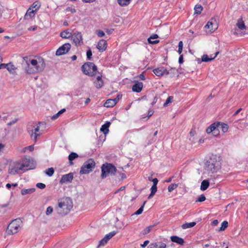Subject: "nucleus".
I'll list each match as a JSON object with an SVG mask.
<instances>
[{
	"label": "nucleus",
	"instance_id": "obj_18",
	"mask_svg": "<svg viewBox=\"0 0 248 248\" xmlns=\"http://www.w3.org/2000/svg\"><path fill=\"white\" fill-rule=\"evenodd\" d=\"M107 47V43L106 41H105L104 39H102L100 40L97 46L96 47L100 51H105Z\"/></svg>",
	"mask_w": 248,
	"mask_h": 248
},
{
	"label": "nucleus",
	"instance_id": "obj_45",
	"mask_svg": "<svg viewBox=\"0 0 248 248\" xmlns=\"http://www.w3.org/2000/svg\"><path fill=\"white\" fill-rule=\"evenodd\" d=\"M146 201H145L143 203V204L141 206V207L135 213V215H139L141 214L143 211V208L144 206V205L146 203Z\"/></svg>",
	"mask_w": 248,
	"mask_h": 248
},
{
	"label": "nucleus",
	"instance_id": "obj_33",
	"mask_svg": "<svg viewBox=\"0 0 248 248\" xmlns=\"http://www.w3.org/2000/svg\"><path fill=\"white\" fill-rule=\"evenodd\" d=\"M238 28L242 30L246 29V26L244 24V22L243 21L242 18L239 19L237 21V23L236 24Z\"/></svg>",
	"mask_w": 248,
	"mask_h": 248
},
{
	"label": "nucleus",
	"instance_id": "obj_12",
	"mask_svg": "<svg viewBox=\"0 0 248 248\" xmlns=\"http://www.w3.org/2000/svg\"><path fill=\"white\" fill-rule=\"evenodd\" d=\"M154 73L157 77L167 76L169 74V71L163 66H160L153 70Z\"/></svg>",
	"mask_w": 248,
	"mask_h": 248
},
{
	"label": "nucleus",
	"instance_id": "obj_63",
	"mask_svg": "<svg viewBox=\"0 0 248 248\" xmlns=\"http://www.w3.org/2000/svg\"><path fill=\"white\" fill-rule=\"evenodd\" d=\"M173 178V176L170 177L168 179H166L165 180V182L166 183H170L172 181V178Z\"/></svg>",
	"mask_w": 248,
	"mask_h": 248
},
{
	"label": "nucleus",
	"instance_id": "obj_31",
	"mask_svg": "<svg viewBox=\"0 0 248 248\" xmlns=\"http://www.w3.org/2000/svg\"><path fill=\"white\" fill-rule=\"evenodd\" d=\"M3 67L5 68L7 70L9 71L10 73H12L13 71L15 70V67L14 65L11 63L5 64L3 65Z\"/></svg>",
	"mask_w": 248,
	"mask_h": 248
},
{
	"label": "nucleus",
	"instance_id": "obj_56",
	"mask_svg": "<svg viewBox=\"0 0 248 248\" xmlns=\"http://www.w3.org/2000/svg\"><path fill=\"white\" fill-rule=\"evenodd\" d=\"M154 111L152 109H149L148 111V118L150 117L153 114Z\"/></svg>",
	"mask_w": 248,
	"mask_h": 248
},
{
	"label": "nucleus",
	"instance_id": "obj_46",
	"mask_svg": "<svg viewBox=\"0 0 248 248\" xmlns=\"http://www.w3.org/2000/svg\"><path fill=\"white\" fill-rule=\"evenodd\" d=\"M108 242V241H107V240L104 237L102 239H101L99 241V243L98 247H99L104 246L107 244V243Z\"/></svg>",
	"mask_w": 248,
	"mask_h": 248
},
{
	"label": "nucleus",
	"instance_id": "obj_52",
	"mask_svg": "<svg viewBox=\"0 0 248 248\" xmlns=\"http://www.w3.org/2000/svg\"><path fill=\"white\" fill-rule=\"evenodd\" d=\"M66 11L71 12L72 13H74L76 12V10L75 8L68 7L66 9Z\"/></svg>",
	"mask_w": 248,
	"mask_h": 248
},
{
	"label": "nucleus",
	"instance_id": "obj_16",
	"mask_svg": "<svg viewBox=\"0 0 248 248\" xmlns=\"http://www.w3.org/2000/svg\"><path fill=\"white\" fill-rule=\"evenodd\" d=\"M73 179V173H69L63 175L60 181L61 184L67 183L71 182Z\"/></svg>",
	"mask_w": 248,
	"mask_h": 248
},
{
	"label": "nucleus",
	"instance_id": "obj_51",
	"mask_svg": "<svg viewBox=\"0 0 248 248\" xmlns=\"http://www.w3.org/2000/svg\"><path fill=\"white\" fill-rule=\"evenodd\" d=\"M97 35H98V37H102L105 35V33L103 31L101 30H98L97 31Z\"/></svg>",
	"mask_w": 248,
	"mask_h": 248
},
{
	"label": "nucleus",
	"instance_id": "obj_39",
	"mask_svg": "<svg viewBox=\"0 0 248 248\" xmlns=\"http://www.w3.org/2000/svg\"><path fill=\"white\" fill-rule=\"evenodd\" d=\"M116 234V232L112 231V232H110L108 234H107L104 236V238L107 240V241H108L109 239H110Z\"/></svg>",
	"mask_w": 248,
	"mask_h": 248
},
{
	"label": "nucleus",
	"instance_id": "obj_5",
	"mask_svg": "<svg viewBox=\"0 0 248 248\" xmlns=\"http://www.w3.org/2000/svg\"><path fill=\"white\" fill-rule=\"evenodd\" d=\"M23 226V222L20 218H16L12 220L9 224L6 230L8 234H14L17 233Z\"/></svg>",
	"mask_w": 248,
	"mask_h": 248
},
{
	"label": "nucleus",
	"instance_id": "obj_25",
	"mask_svg": "<svg viewBox=\"0 0 248 248\" xmlns=\"http://www.w3.org/2000/svg\"><path fill=\"white\" fill-rule=\"evenodd\" d=\"M71 32H70L68 30L62 31L60 34V36L62 38L67 39L71 38L72 36Z\"/></svg>",
	"mask_w": 248,
	"mask_h": 248
},
{
	"label": "nucleus",
	"instance_id": "obj_10",
	"mask_svg": "<svg viewBox=\"0 0 248 248\" xmlns=\"http://www.w3.org/2000/svg\"><path fill=\"white\" fill-rule=\"evenodd\" d=\"M71 40L77 46H80L83 43L81 33L78 31L73 33Z\"/></svg>",
	"mask_w": 248,
	"mask_h": 248
},
{
	"label": "nucleus",
	"instance_id": "obj_38",
	"mask_svg": "<svg viewBox=\"0 0 248 248\" xmlns=\"http://www.w3.org/2000/svg\"><path fill=\"white\" fill-rule=\"evenodd\" d=\"M65 111H66V109L65 108H62V109H61V110L58 111L56 114L53 115L51 117V119L54 120L57 119L61 114H62V113L64 112Z\"/></svg>",
	"mask_w": 248,
	"mask_h": 248
},
{
	"label": "nucleus",
	"instance_id": "obj_55",
	"mask_svg": "<svg viewBox=\"0 0 248 248\" xmlns=\"http://www.w3.org/2000/svg\"><path fill=\"white\" fill-rule=\"evenodd\" d=\"M179 63L180 64H182L184 62V59H183V55H180L179 58Z\"/></svg>",
	"mask_w": 248,
	"mask_h": 248
},
{
	"label": "nucleus",
	"instance_id": "obj_47",
	"mask_svg": "<svg viewBox=\"0 0 248 248\" xmlns=\"http://www.w3.org/2000/svg\"><path fill=\"white\" fill-rule=\"evenodd\" d=\"M206 199L205 196L204 194L201 195L196 200V202H202Z\"/></svg>",
	"mask_w": 248,
	"mask_h": 248
},
{
	"label": "nucleus",
	"instance_id": "obj_41",
	"mask_svg": "<svg viewBox=\"0 0 248 248\" xmlns=\"http://www.w3.org/2000/svg\"><path fill=\"white\" fill-rule=\"evenodd\" d=\"M228 226V223L227 221H224L222 222L221 227H220L219 231H222L225 230Z\"/></svg>",
	"mask_w": 248,
	"mask_h": 248
},
{
	"label": "nucleus",
	"instance_id": "obj_42",
	"mask_svg": "<svg viewBox=\"0 0 248 248\" xmlns=\"http://www.w3.org/2000/svg\"><path fill=\"white\" fill-rule=\"evenodd\" d=\"M54 172V170L53 168H50L47 169H46L45 171V173L46 175H47L48 176H51L53 175Z\"/></svg>",
	"mask_w": 248,
	"mask_h": 248
},
{
	"label": "nucleus",
	"instance_id": "obj_53",
	"mask_svg": "<svg viewBox=\"0 0 248 248\" xmlns=\"http://www.w3.org/2000/svg\"><path fill=\"white\" fill-rule=\"evenodd\" d=\"M149 243V240H146L144 242V243L142 244H141V247L142 248L146 247L147 245Z\"/></svg>",
	"mask_w": 248,
	"mask_h": 248
},
{
	"label": "nucleus",
	"instance_id": "obj_26",
	"mask_svg": "<svg viewBox=\"0 0 248 248\" xmlns=\"http://www.w3.org/2000/svg\"><path fill=\"white\" fill-rule=\"evenodd\" d=\"M158 37V36L156 34H154L150 36V37L148 39V41L149 44H156L159 42V41L158 40L152 41V39H157Z\"/></svg>",
	"mask_w": 248,
	"mask_h": 248
},
{
	"label": "nucleus",
	"instance_id": "obj_29",
	"mask_svg": "<svg viewBox=\"0 0 248 248\" xmlns=\"http://www.w3.org/2000/svg\"><path fill=\"white\" fill-rule=\"evenodd\" d=\"M35 188H31L28 189L24 188L21 190V193L22 195H25L26 194H31L35 192Z\"/></svg>",
	"mask_w": 248,
	"mask_h": 248
},
{
	"label": "nucleus",
	"instance_id": "obj_20",
	"mask_svg": "<svg viewBox=\"0 0 248 248\" xmlns=\"http://www.w3.org/2000/svg\"><path fill=\"white\" fill-rule=\"evenodd\" d=\"M143 88V83L141 82H138L135 83L132 86V91L134 92L140 93Z\"/></svg>",
	"mask_w": 248,
	"mask_h": 248
},
{
	"label": "nucleus",
	"instance_id": "obj_21",
	"mask_svg": "<svg viewBox=\"0 0 248 248\" xmlns=\"http://www.w3.org/2000/svg\"><path fill=\"white\" fill-rule=\"evenodd\" d=\"M35 11L33 10V9H31V8H29L26 12L24 16V19L26 20H29L30 18H31L34 17Z\"/></svg>",
	"mask_w": 248,
	"mask_h": 248
},
{
	"label": "nucleus",
	"instance_id": "obj_40",
	"mask_svg": "<svg viewBox=\"0 0 248 248\" xmlns=\"http://www.w3.org/2000/svg\"><path fill=\"white\" fill-rule=\"evenodd\" d=\"M194 10L195 13L200 14L202 10V7L200 4H197L195 6Z\"/></svg>",
	"mask_w": 248,
	"mask_h": 248
},
{
	"label": "nucleus",
	"instance_id": "obj_28",
	"mask_svg": "<svg viewBox=\"0 0 248 248\" xmlns=\"http://www.w3.org/2000/svg\"><path fill=\"white\" fill-rule=\"evenodd\" d=\"M229 128V126L227 124L219 122L218 125V131L221 129L223 133L226 132Z\"/></svg>",
	"mask_w": 248,
	"mask_h": 248
},
{
	"label": "nucleus",
	"instance_id": "obj_34",
	"mask_svg": "<svg viewBox=\"0 0 248 248\" xmlns=\"http://www.w3.org/2000/svg\"><path fill=\"white\" fill-rule=\"evenodd\" d=\"M154 226H155V225H150V226L147 227L146 228H145L141 231V233L142 235H146V234H148V233H149L151 232V231L154 227Z\"/></svg>",
	"mask_w": 248,
	"mask_h": 248
},
{
	"label": "nucleus",
	"instance_id": "obj_6",
	"mask_svg": "<svg viewBox=\"0 0 248 248\" xmlns=\"http://www.w3.org/2000/svg\"><path fill=\"white\" fill-rule=\"evenodd\" d=\"M83 73L89 76L93 77L97 72V68L96 65L91 62L85 63L81 67Z\"/></svg>",
	"mask_w": 248,
	"mask_h": 248
},
{
	"label": "nucleus",
	"instance_id": "obj_48",
	"mask_svg": "<svg viewBox=\"0 0 248 248\" xmlns=\"http://www.w3.org/2000/svg\"><path fill=\"white\" fill-rule=\"evenodd\" d=\"M53 211V208L51 206H49L46 208V214L48 216L52 214Z\"/></svg>",
	"mask_w": 248,
	"mask_h": 248
},
{
	"label": "nucleus",
	"instance_id": "obj_57",
	"mask_svg": "<svg viewBox=\"0 0 248 248\" xmlns=\"http://www.w3.org/2000/svg\"><path fill=\"white\" fill-rule=\"evenodd\" d=\"M27 149H28L30 151H32L34 149L33 145L29 146L27 147Z\"/></svg>",
	"mask_w": 248,
	"mask_h": 248
},
{
	"label": "nucleus",
	"instance_id": "obj_23",
	"mask_svg": "<svg viewBox=\"0 0 248 248\" xmlns=\"http://www.w3.org/2000/svg\"><path fill=\"white\" fill-rule=\"evenodd\" d=\"M170 239L172 242L176 243L180 245H183L185 242L182 238L176 235L171 236L170 237Z\"/></svg>",
	"mask_w": 248,
	"mask_h": 248
},
{
	"label": "nucleus",
	"instance_id": "obj_64",
	"mask_svg": "<svg viewBox=\"0 0 248 248\" xmlns=\"http://www.w3.org/2000/svg\"><path fill=\"white\" fill-rule=\"evenodd\" d=\"M2 62V59L0 56V69H1L3 68V65H4V63H1V62Z\"/></svg>",
	"mask_w": 248,
	"mask_h": 248
},
{
	"label": "nucleus",
	"instance_id": "obj_58",
	"mask_svg": "<svg viewBox=\"0 0 248 248\" xmlns=\"http://www.w3.org/2000/svg\"><path fill=\"white\" fill-rule=\"evenodd\" d=\"M183 47V43L182 41H180L178 44V48H182Z\"/></svg>",
	"mask_w": 248,
	"mask_h": 248
},
{
	"label": "nucleus",
	"instance_id": "obj_13",
	"mask_svg": "<svg viewBox=\"0 0 248 248\" xmlns=\"http://www.w3.org/2000/svg\"><path fill=\"white\" fill-rule=\"evenodd\" d=\"M219 125V122L214 123L208 126L206 130L208 134L213 132L215 136L218 135V125Z\"/></svg>",
	"mask_w": 248,
	"mask_h": 248
},
{
	"label": "nucleus",
	"instance_id": "obj_11",
	"mask_svg": "<svg viewBox=\"0 0 248 248\" xmlns=\"http://www.w3.org/2000/svg\"><path fill=\"white\" fill-rule=\"evenodd\" d=\"M71 48V45L69 43H65L60 46L56 51V55L61 56L66 54Z\"/></svg>",
	"mask_w": 248,
	"mask_h": 248
},
{
	"label": "nucleus",
	"instance_id": "obj_1",
	"mask_svg": "<svg viewBox=\"0 0 248 248\" xmlns=\"http://www.w3.org/2000/svg\"><path fill=\"white\" fill-rule=\"evenodd\" d=\"M28 59L27 56L23 58L27 65L25 69L26 73L34 74L41 72L44 69L46 64L43 58H39L38 60Z\"/></svg>",
	"mask_w": 248,
	"mask_h": 248
},
{
	"label": "nucleus",
	"instance_id": "obj_4",
	"mask_svg": "<svg viewBox=\"0 0 248 248\" xmlns=\"http://www.w3.org/2000/svg\"><path fill=\"white\" fill-rule=\"evenodd\" d=\"M73 207V202L71 199L66 198L59 201L56 208L58 214L61 215H67Z\"/></svg>",
	"mask_w": 248,
	"mask_h": 248
},
{
	"label": "nucleus",
	"instance_id": "obj_24",
	"mask_svg": "<svg viewBox=\"0 0 248 248\" xmlns=\"http://www.w3.org/2000/svg\"><path fill=\"white\" fill-rule=\"evenodd\" d=\"M110 125V123L107 122L101 126L100 128L101 131H102L104 134L108 133L109 131L108 128Z\"/></svg>",
	"mask_w": 248,
	"mask_h": 248
},
{
	"label": "nucleus",
	"instance_id": "obj_17",
	"mask_svg": "<svg viewBox=\"0 0 248 248\" xmlns=\"http://www.w3.org/2000/svg\"><path fill=\"white\" fill-rule=\"evenodd\" d=\"M219 54V52H216L215 54V55L214 56L212 55H210V57L208 56V55L206 54L203 55L201 57V61H202L203 62H209L212 61V60H214L215 58L217 57V55Z\"/></svg>",
	"mask_w": 248,
	"mask_h": 248
},
{
	"label": "nucleus",
	"instance_id": "obj_62",
	"mask_svg": "<svg viewBox=\"0 0 248 248\" xmlns=\"http://www.w3.org/2000/svg\"><path fill=\"white\" fill-rule=\"evenodd\" d=\"M242 110V108H239L238 110H237L233 114V116H236V115H237L240 112V111Z\"/></svg>",
	"mask_w": 248,
	"mask_h": 248
},
{
	"label": "nucleus",
	"instance_id": "obj_43",
	"mask_svg": "<svg viewBox=\"0 0 248 248\" xmlns=\"http://www.w3.org/2000/svg\"><path fill=\"white\" fill-rule=\"evenodd\" d=\"M178 186V184H171L168 186V189L169 192H171L174 189L176 188Z\"/></svg>",
	"mask_w": 248,
	"mask_h": 248
},
{
	"label": "nucleus",
	"instance_id": "obj_36",
	"mask_svg": "<svg viewBox=\"0 0 248 248\" xmlns=\"http://www.w3.org/2000/svg\"><path fill=\"white\" fill-rule=\"evenodd\" d=\"M195 222H192L189 223H186L182 225V228L183 229H186L194 227L196 225Z\"/></svg>",
	"mask_w": 248,
	"mask_h": 248
},
{
	"label": "nucleus",
	"instance_id": "obj_8",
	"mask_svg": "<svg viewBox=\"0 0 248 248\" xmlns=\"http://www.w3.org/2000/svg\"><path fill=\"white\" fill-rule=\"evenodd\" d=\"M95 163L93 159L90 158L85 161L80 170V174H87L91 172L94 168Z\"/></svg>",
	"mask_w": 248,
	"mask_h": 248
},
{
	"label": "nucleus",
	"instance_id": "obj_7",
	"mask_svg": "<svg viewBox=\"0 0 248 248\" xmlns=\"http://www.w3.org/2000/svg\"><path fill=\"white\" fill-rule=\"evenodd\" d=\"M116 168L112 164L106 163L101 167V177L102 179L106 178L109 174H114L116 171Z\"/></svg>",
	"mask_w": 248,
	"mask_h": 248
},
{
	"label": "nucleus",
	"instance_id": "obj_15",
	"mask_svg": "<svg viewBox=\"0 0 248 248\" xmlns=\"http://www.w3.org/2000/svg\"><path fill=\"white\" fill-rule=\"evenodd\" d=\"M120 96H122V95H120L119 94H118L116 98H114V99H108L106 102L104 104V107H106V108H110V107H113V106H114L117 103V102H118L119 100V97Z\"/></svg>",
	"mask_w": 248,
	"mask_h": 248
},
{
	"label": "nucleus",
	"instance_id": "obj_61",
	"mask_svg": "<svg viewBox=\"0 0 248 248\" xmlns=\"http://www.w3.org/2000/svg\"><path fill=\"white\" fill-rule=\"evenodd\" d=\"M95 0H82V1L85 3H91L94 2Z\"/></svg>",
	"mask_w": 248,
	"mask_h": 248
},
{
	"label": "nucleus",
	"instance_id": "obj_30",
	"mask_svg": "<svg viewBox=\"0 0 248 248\" xmlns=\"http://www.w3.org/2000/svg\"><path fill=\"white\" fill-rule=\"evenodd\" d=\"M78 156V155L74 152H72L68 156V159L69 160V164L70 165L73 164V160Z\"/></svg>",
	"mask_w": 248,
	"mask_h": 248
},
{
	"label": "nucleus",
	"instance_id": "obj_50",
	"mask_svg": "<svg viewBox=\"0 0 248 248\" xmlns=\"http://www.w3.org/2000/svg\"><path fill=\"white\" fill-rule=\"evenodd\" d=\"M36 186L40 189H44L46 187L45 184L42 183H38L36 184Z\"/></svg>",
	"mask_w": 248,
	"mask_h": 248
},
{
	"label": "nucleus",
	"instance_id": "obj_59",
	"mask_svg": "<svg viewBox=\"0 0 248 248\" xmlns=\"http://www.w3.org/2000/svg\"><path fill=\"white\" fill-rule=\"evenodd\" d=\"M139 78H140V79L143 80H145V76H144V74H142H142H140L139 75Z\"/></svg>",
	"mask_w": 248,
	"mask_h": 248
},
{
	"label": "nucleus",
	"instance_id": "obj_35",
	"mask_svg": "<svg viewBox=\"0 0 248 248\" xmlns=\"http://www.w3.org/2000/svg\"><path fill=\"white\" fill-rule=\"evenodd\" d=\"M40 7V3L38 1H35L31 4L30 8H31V9H33V8H34L35 9L33 10L36 12L39 9Z\"/></svg>",
	"mask_w": 248,
	"mask_h": 248
},
{
	"label": "nucleus",
	"instance_id": "obj_2",
	"mask_svg": "<svg viewBox=\"0 0 248 248\" xmlns=\"http://www.w3.org/2000/svg\"><path fill=\"white\" fill-rule=\"evenodd\" d=\"M221 162L219 157L212 155L207 158L205 162L204 169L208 174H211L217 172L221 169Z\"/></svg>",
	"mask_w": 248,
	"mask_h": 248
},
{
	"label": "nucleus",
	"instance_id": "obj_9",
	"mask_svg": "<svg viewBox=\"0 0 248 248\" xmlns=\"http://www.w3.org/2000/svg\"><path fill=\"white\" fill-rule=\"evenodd\" d=\"M39 131V126H35L34 124L28 125V132L30 135L31 138L33 139L35 142L36 141L37 137L40 135V133H38Z\"/></svg>",
	"mask_w": 248,
	"mask_h": 248
},
{
	"label": "nucleus",
	"instance_id": "obj_27",
	"mask_svg": "<svg viewBox=\"0 0 248 248\" xmlns=\"http://www.w3.org/2000/svg\"><path fill=\"white\" fill-rule=\"evenodd\" d=\"M209 186V182L207 180H204L202 181L200 189L202 191L206 190Z\"/></svg>",
	"mask_w": 248,
	"mask_h": 248
},
{
	"label": "nucleus",
	"instance_id": "obj_22",
	"mask_svg": "<svg viewBox=\"0 0 248 248\" xmlns=\"http://www.w3.org/2000/svg\"><path fill=\"white\" fill-rule=\"evenodd\" d=\"M148 248H166V245L162 242H158L151 244Z\"/></svg>",
	"mask_w": 248,
	"mask_h": 248
},
{
	"label": "nucleus",
	"instance_id": "obj_54",
	"mask_svg": "<svg viewBox=\"0 0 248 248\" xmlns=\"http://www.w3.org/2000/svg\"><path fill=\"white\" fill-rule=\"evenodd\" d=\"M152 181L153 182V186H157V183L158 182V179L157 178H154Z\"/></svg>",
	"mask_w": 248,
	"mask_h": 248
},
{
	"label": "nucleus",
	"instance_id": "obj_49",
	"mask_svg": "<svg viewBox=\"0 0 248 248\" xmlns=\"http://www.w3.org/2000/svg\"><path fill=\"white\" fill-rule=\"evenodd\" d=\"M86 55H87V59L89 60H90L92 58V52L91 49H89L87 51Z\"/></svg>",
	"mask_w": 248,
	"mask_h": 248
},
{
	"label": "nucleus",
	"instance_id": "obj_14",
	"mask_svg": "<svg viewBox=\"0 0 248 248\" xmlns=\"http://www.w3.org/2000/svg\"><path fill=\"white\" fill-rule=\"evenodd\" d=\"M206 32L211 33L215 31L217 28V25L216 23H214L213 20L209 21L204 26Z\"/></svg>",
	"mask_w": 248,
	"mask_h": 248
},
{
	"label": "nucleus",
	"instance_id": "obj_60",
	"mask_svg": "<svg viewBox=\"0 0 248 248\" xmlns=\"http://www.w3.org/2000/svg\"><path fill=\"white\" fill-rule=\"evenodd\" d=\"M218 220L217 219H215L212 222V224L214 226H217L218 224Z\"/></svg>",
	"mask_w": 248,
	"mask_h": 248
},
{
	"label": "nucleus",
	"instance_id": "obj_37",
	"mask_svg": "<svg viewBox=\"0 0 248 248\" xmlns=\"http://www.w3.org/2000/svg\"><path fill=\"white\" fill-rule=\"evenodd\" d=\"M157 188L156 186H152V187L151 188V193L148 197V199H151L155 195V193L157 191Z\"/></svg>",
	"mask_w": 248,
	"mask_h": 248
},
{
	"label": "nucleus",
	"instance_id": "obj_19",
	"mask_svg": "<svg viewBox=\"0 0 248 248\" xmlns=\"http://www.w3.org/2000/svg\"><path fill=\"white\" fill-rule=\"evenodd\" d=\"M93 83L96 88L100 89L102 88L104 85V82L102 78V76H98Z\"/></svg>",
	"mask_w": 248,
	"mask_h": 248
},
{
	"label": "nucleus",
	"instance_id": "obj_32",
	"mask_svg": "<svg viewBox=\"0 0 248 248\" xmlns=\"http://www.w3.org/2000/svg\"><path fill=\"white\" fill-rule=\"evenodd\" d=\"M131 0H117L118 3L122 7H125L128 5Z\"/></svg>",
	"mask_w": 248,
	"mask_h": 248
},
{
	"label": "nucleus",
	"instance_id": "obj_3",
	"mask_svg": "<svg viewBox=\"0 0 248 248\" xmlns=\"http://www.w3.org/2000/svg\"><path fill=\"white\" fill-rule=\"evenodd\" d=\"M29 166V160L24 158L21 160L16 161L11 164L9 169V173L11 174L20 173L28 170L26 168Z\"/></svg>",
	"mask_w": 248,
	"mask_h": 248
},
{
	"label": "nucleus",
	"instance_id": "obj_44",
	"mask_svg": "<svg viewBox=\"0 0 248 248\" xmlns=\"http://www.w3.org/2000/svg\"><path fill=\"white\" fill-rule=\"evenodd\" d=\"M173 97L172 96H169L167 99H166L165 102L164 103L163 106L164 107H167L168 106V104L170 103H171L173 100Z\"/></svg>",
	"mask_w": 248,
	"mask_h": 248
}]
</instances>
